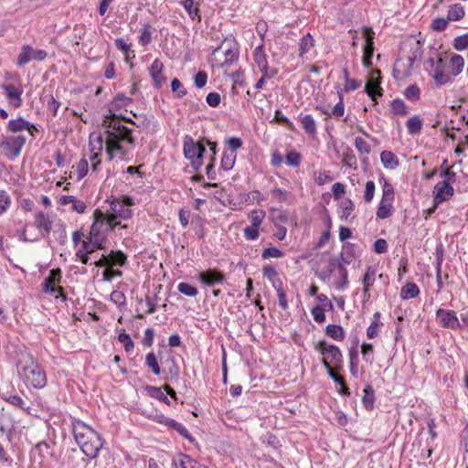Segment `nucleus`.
<instances>
[{"label":"nucleus","instance_id":"48","mask_svg":"<svg viewBox=\"0 0 468 468\" xmlns=\"http://www.w3.org/2000/svg\"><path fill=\"white\" fill-rule=\"evenodd\" d=\"M341 208L343 210V214L341 216L342 218L348 220L350 218H354V217L351 216L352 212L355 209V204L352 202L351 199L347 198L345 201L341 203Z\"/></svg>","mask_w":468,"mask_h":468},{"label":"nucleus","instance_id":"42","mask_svg":"<svg viewBox=\"0 0 468 468\" xmlns=\"http://www.w3.org/2000/svg\"><path fill=\"white\" fill-rule=\"evenodd\" d=\"M464 60L460 55H453L450 59L451 72L453 76L459 75L463 69Z\"/></svg>","mask_w":468,"mask_h":468},{"label":"nucleus","instance_id":"39","mask_svg":"<svg viewBox=\"0 0 468 468\" xmlns=\"http://www.w3.org/2000/svg\"><path fill=\"white\" fill-rule=\"evenodd\" d=\"M464 16V9L460 4L450 5L447 17L449 21H458Z\"/></svg>","mask_w":468,"mask_h":468},{"label":"nucleus","instance_id":"44","mask_svg":"<svg viewBox=\"0 0 468 468\" xmlns=\"http://www.w3.org/2000/svg\"><path fill=\"white\" fill-rule=\"evenodd\" d=\"M253 56L258 68H263L265 65H268L267 57L264 53V46L262 44L255 48Z\"/></svg>","mask_w":468,"mask_h":468},{"label":"nucleus","instance_id":"11","mask_svg":"<svg viewBox=\"0 0 468 468\" xmlns=\"http://www.w3.org/2000/svg\"><path fill=\"white\" fill-rule=\"evenodd\" d=\"M47 52L43 49H34L29 45H26L22 48V52L17 58L16 65L23 67L31 60L42 61L47 58Z\"/></svg>","mask_w":468,"mask_h":468},{"label":"nucleus","instance_id":"61","mask_svg":"<svg viewBox=\"0 0 468 468\" xmlns=\"http://www.w3.org/2000/svg\"><path fill=\"white\" fill-rule=\"evenodd\" d=\"M53 236L61 245H65L68 240L65 226L60 224L58 229L53 231Z\"/></svg>","mask_w":468,"mask_h":468},{"label":"nucleus","instance_id":"5","mask_svg":"<svg viewBox=\"0 0 468 468\" xmlns=\"http://www.w3.org/2000/svg\"><path fill=\"white\" fill-rule=\"evenodd\" d=\"M420 31L418 36H410L405 42V47L410 48V54L405 58V61L402 58L397 59L394 66V76L396 78L408 77L411 74V68L415 60L421 55V48L423 40L420 37Z\"/></svg>","mask_w":468,"mask_h":468},{"label":"nucleus","instance_id":"23","mask_svg":"<svg viewBox=\"0 0 468 468\" xmlns=\"http://www.w3.org/2000/svg\"><path fill=\"white\" fill-rule=\"evenodd\" d=\"M355 248V244L346 242L342 247L340 261H338V262H344L345 264L349 265L356 257Z\"/></svg>","mask_w":468,"mask_h":468},{"label":"nucleus","instance_id":"59","mask_svg":"<svg viewBox=\"0 0 468 468\" xmlns=\"http://www.w3.org/2000/svg\"><path fill=\"white\" fill-rule=\"evenodd\" d=\"M301 159V154L296 151H290L285 156L286 164L292 167L298 166L300 165Z\"/></svg>","mask_w":468,"mask_h":468},{"label":"nucleus","instance_id":"18","mask_svg":"<svg viewBox=\"0 0 468 468\" xmlns=\"http://www.w3.org/2000/svg\"><path fill=\"white\" fill-rule=\"evenodd\" d=\"M2 89L13 107L18 108L22 105L21 95L23 90L21 89L16 88L12 83L3 84Z\"/></svg>","mask_w":468,"mask_h":468},{"label":"nucleus","instance_id":"15","mask_svg":"<svg viewBox=\"0 0 468 468\" xmlns=\"http://www.w3.org/2000/svg\"><path fill=\"white\" fill-rule=\"evenodd\" d=\"M363 37L366 43L363 47V64L365 67L369 68L372 66V58L374 55V39L375 31H362Z\"/></svg>","mask_w":468,"mask_h":468},{"label":"nucleus","instance_id":"27","mask_svg":"<svg viewBox=\"0 0 468 468\" xmlns=\"http://www.w3.org/2000/svg\"><path fill=\"white\" fill-rule=\"evenodd\" d=\"M420 294V289L415 282H407L400 290V297L403 300L416 298Z\"/></svg>","mask_w":468,"mask_h":468},{"label":"nucleus","instance_id":"50","mask_svg":"<svg viewBox=\"0 0 468 468\" xmlns=\"http://www.w3.org/2000/svg\"><path fill=\"white\" fill-rule=\"evenodd\" d=\"M177 290L180 293L189 297H194L198 293L197 289L187 282H180L177 285Z\"/></svg>","mask_w":468,"mask_h":468},{"label":"nucleus","instance_id":"54","mask_svg":"<svg viewBox=\"0 0 468 468\" xmlns=\"http://www.w3.org/2000/svg\"><path fill=\"white\" fill-rule=\"evenodd\" d=\"M323 366L324 367V368L326 369L327 371V374L329 375V377L337 384H342V382L345 381V378L339 375H337L335 373V368L333 367V366L329 363V362H326L325 360L323 361Z\"/></svg>","mask_w":468,"mask_h":468},{"label":"nucleus","instance_id":"49","mask_svg":"<svg viewBox=\"0 0 468 468\" xmlns=\"http://www.w3.org/2000/svg\"><path fill=\"white\" fill-rule=\"evenodd\" d=\"M420 90L416 84L408 86L404 91V96L407 100L416 101L420 99Z\"/></svg>","mask_w":468,"mask_h":468},{"label":"nucleus","instance_id":"46","mask_svg":"<svg viewBox=\"0 0 468 468\" xmlns=\"http://www.w3.org/2000/svg\"><path fill=\"white\" fill-rule=\"evenodd\" d=\"M145 364L154 375H160L161 368L154 353L150 352L146 355Z\"/></svg>","mask_w":468,"mask_h":468},{"label":"nucleus","instance_id":"6","mask_svg":"<svg viewBox=\"0 0 468 468\" xmlns=\"http://www.w3.org/2000/svg\"><path fill=\"white\" fill-rule=\"evenodd\" d=\"M183 152L185 157L190 161L192 168L197 171L203 165L206 153L205 138L195 141L192 136L186 135L184 137Z\"/></svg>","mask_w":468,"mask_h":468},{"label":"nucleus","instance_id":"64","mask_svg":"<svg viewBox=\"0 0 468 468\" xmlns=\"http://www.w3.org/2000/svg\"><path fill=\"white\" fill-rule=\"evenodd\" d=\"M122 272L118 269H113V267H107L102 271L103 281L111 282L113 277H121Z\"/></svg>","mask_w":468,"mask_h":468},{"label":"nucleus","instance_id":"14","mask_svg":"<svg viewBox=\"0 0 468 468\" xmlns=\"http://www.w3.org/2000/svg\"><path fill=\"white\" fill-rule=\"evenodd\" d=\"M365 90L367 94L377 103V98L383 95V90L380 87V71L376 69L367 80Z\"/></svg>","mask_w":468,"mask_h":468},{"label":"nucleus","instance_id":"2","mask_svg":"<svg viewBox=\"0 0 468 468\" xmlns=\"http://www.w3.org/2000/svg\"><path fill=\"white\" fill-rule=\"evenodd\" d=\"M102 126L105 128V142H109L115 147L116 152L120 154L121 158L124 159L128 151L122 144L127 143L130 145L135 144V139L133 136V131L127 126L121 124L117 120V114L106 115L102 121Z\"/></svg>","mask_w":468,"mask_h":468},{"label":"nucleus","instance_id":"33","mask_svg":"<svg viewBox=\"0 0 468 468\" xmlns=\"http://www.w3.org/2000/svg\"><path fill=\"white\" fill-rule=\"evenodd\" d=\"M376 270L372 266H368L363 277V294H368L370 287L374 284Z\"/></svg>","mask_w":468,"mask_h":468},{"label":"nucleus","instance_id":"8","mask_svg":"<svg viewBox=\"0 0 468 468\" xmlns=\"http://www.w3.org/2000/svg\"><path fill=\"white\" fill-rule=\"evenodd\" d=\"M26 141L24 135L4 136L0 147L5 152V156L8 159L14 160L20 154Z\"/></svg>","mask_w":468,"mask_h":468},{"label":"nucleus","instance_id":"35","mask_svg":"<svg viewBox=\"0 0 468 468\" xmlns=\"http://www.w3.org/2000/svg\"><path fill=\"white\" fill-rule=\"evenodd\" d=\"M392 202L381 201L377 209V218L380 219H385L389 218L392 215L393 207Z\"/></svg>","mask_w":468,"mask_h":468},{"label":"nucleus","instance_id":"9","mask_svg":"<svg viewBox=\"0 0 468 468\" xmlns=\"http://www.w3.org/2000/svg\"><path fill=\"white\" fill-rule=\"evenodd\" d=\"M197 278L198 282L208 287L222 285L227 282L226 274L217 268H208L199 271Z\"/></svg>","mask_w":468,"mask_h":468},{"label":"nucleus","instance_id":"53","mask_svg":"<svg viewBox=\"0 0 468 468\" xmlns=\"http://www.w3.org/2000/svg\"><path fill=\"white\" fill-rule=\"evenodd\" d=\"M284 256V252L276 248V247H269L265 249L261 253V258L263 260L269 259V258H282Z\"/></svg>","mask_w":468,"mask_h":468},{"label":"nucleus","instance_id":"47","mask_svg":"<svg viewBox=\"0 0 468 468\" xmlns=\"http://www.w3.org/2000/svg\"><path fill=\"white\" fill-rule=\"evenodd\" d=\"M182 5L192 19L199 17L198 5L194 0H185Z\"/></svg>","mask_w":468,"mask_h":468},{"label":"nucleus","instance_id":"17","mask_svg":"<svg viewBox=\"0 0 468 468\" xmlns=\"http://www.w3.org/2000/svg\"><path fill=\"white\" fill-rule=\"evenodd\" d=\"M164 65L158 59H154L150 67V76L155 88L160 89L166 81L163 74Z\"/></svg>","mask_w":468,"mask_h":468},{"label":"nucleus","instance_id":"40","mask_svg":"<svg viewBox=\"0 0 468 468\" xmlns=\"http://www.w3.org/2000/svg\"><path fill=\"white\" fill-rule=\"evenodd\" d=\"M145 388H146L148 394L152 398H154V399L160 400L161 402L165 403L166 405H170V400L168 399L166 395H165V393L162 390L163 388H158V387H154V386H146Z\"/></svg>","mask_w":468,"mask_h":468},{"label":"nucleus","instance_id":"52","mask_svg":"<svg viewBox=\"0 0 468 468\" xmlns=\"http://www.w3.org/2000/svg\"><path fill=\"white\" fill-rule=\"evenodd\" d=\"M345 265L346 264L344 262H337L338 271L341 276V282L336 284V288L338 290H344L348 283L347 271H346Z\"/></svg>","mask_w":468,"mask_h":468},{"label":"nucleus","instance_id":"55","mask_svg":"<svg viewBox=\"0 0 468 468\" xmlns=\"http://www.w3.org/2000/svg\"><path fill=\"white\" fill-rule=\"evenodd\" d=\"M73 168H76L77 170V173H78V177H77V180H80L82 179L88 173V168H89V165H88V161L86 160V158H81L75 166H73Z\"/></svg>","mask_w":468,"mask_h":468},{"label":"nucleus","instance_id":"63","mask_svg":"<svg viewBox=\"0 0 468 468\" xmlns=\"http://www.w3.org/2000/svg\"><path fill=\"white\" fill-rule=\"evenodd\" d=\"M355 146L360 154H369L371 152L370 145L362 137L355 139Z\"/></svg>","mask_w":468,"mask_h":468},{"label":"nucleus","instance_id":"4","mask_svg":"<svg viewBox=\"0 0 468 468\" xmlns=\"http://www.w3.org/2000/svg\"><path fill=\"white\" fill-rule=\"evenodd\" d=\"M72 432L82 452L90 459L97 457L103 444L100 434L80 420L73 422Z\"/></svg>","mask_w":468,"mask_h":468},{"label":"nucleus","instance_id":"43","mask_svg":"<svg viewBox=\"0 0 468 468\" xmlns=\"http://www.w3.org/2000/svg\"><path fill=\"white\" fill-rule=\"evenodd\" d=\"M380 316L381 314L379 312H376L373 315L374 320L367 330V335L370 339L378 335V327L382 324V323L379 321Z\"/></svg>","mask_w":468,"mask_h":468},{"label":"nucleus","instance_id":"62","mask_svg":"<svg viewBox=\"0 0 468 468\" xmlns=\"http://www.w3.org/2000/svg\"><path fill=\"white\" fill-rule=\"evenodd\" d=\"M361 352L363 355V358L369 363L373 362V352L374 346L372 344L364 343L361 346Z\"/></svg>","mask_w":468,"mask_h":468},{"label":"nucleus","instance_id":"1","mask_svg":"<svg viewBox=\"0 0 468 468\" xmlns=\"http://www.w3.org/2000/svg\"><path fill=\"white\" fill-rule=\"evenodd\" d=\"M6 353L9 359L16 365L18 376L26 384L35 388H42L46 386V373L27 346L10 344L6 346Z\"/></svg>","mask_w":468,"mask_h":468},{"label":"nucleus","instance_id":"30","mask_svg":"<svg viewBox=\"0 0 468 468\" xmlns=\"http://www.w3.org/2000/svg\"><path fill=\"white\" fill-rule=\"evenodd\" d=\"M314 39L310 33H307L300 39L299 43V56L303 57V55L309 52L314 47Z\"/></svg>","mask_w":468,"mask_h":468},{"label":"nucleus","instance_id":"31","mask_svg":"<svg viewBox=\"0 0 468 468\" xmlns=\"http://www.w3.org/2000/svg\"><path fill=\"white\" fill-rule=\"evenodd\" d=\"M325 334L335 341H342L345 338L343 327L337 324H328L325 328Z\"/></svg>","mask_w":468,"mask_h":468},{"label":"nucleus","instance_id":"24","mask_svg":"<svg viewBox=\"0 0 468 468\" xmlns=\"http://www.w3.org/2000/svg\"><path fill=\"white\" fill-rule=\"evenodd\" d=\"M51 224L52 222L44 212L38 211L36 213L34 225L38 229H43L47 234H48L51 230Z\"/></svg>","mask_w":468,"mask_h":468},{"label":"nucleus","instance_id":"25","mask_svg":"<svg viewBox=\"0 0 468 468\" xmlns=\"http://www.w3.org/2000/svg\"><path fill=\"white\" fill-rule=\"evenodd\" d=\"M132 101L131 98L125 96L123 93H118L110 104L111 114L126 107Z\"/></svg>","mask_w":468,"mask_h":468},{"label":"nucleus","instance_id":"21","mask_svg":"<svg viewBox=\"0 0 468 468\" xmlns=\"http://www.w3.org/2000/svg\"><path fill=\"white\" fill-rule=\"evenodd\" d=\"M433 79L438 86H442L446 83L452 82L451 76L444 72V61L441 58H440L436 63Z\"/></svg>","mask_w":468,"mask_h":468},{"label":"nucleus","instance_id":"29","mask_svg":"<svg viewBox=\"0 0 468 468\" xmlns=\"http://www.w3.org/2000/svg\"><path fill=\"white\" fill-rule=\"evenodd\" d=\"M300 122L306 133L312 137L316 135V123L312 115L307 114L300 117Z\"/></svg>","mask_w":468,"mask_h":468},{"label":"nucleus","instance_id":"7","mask_svg":"<svg viewBox=\"0 0 468 468\" xmlns=\"http://www.w3.org/2000/svg\"><path fill=\"white\" fill-rule=\"evenodd\" d=\"M314 349L324 356L322 362L324 360L329 362L336 370L342 368L343 355L338 346L321 340L315 344Z\"/></svg>","mask_w":468,"mask_h":468},{"label":"nucleus","instance_id":"56","mask_svg":"<svg viewBox=\"0 0 468 468\" xmlns=\"http://www.w3.org/2000/svg\"><path fill=\"white\" fill-rule=\"evenodd\" d=\"M324 312L325 308L322 305H315L314 307L312 308L311 311L314 320L318 324H322L325 321Z\"/></svg>","mask_w":468,"mask_h":468},{"label":"nucleus","instance_id":"36","mask_svg":"<svg viewBox=\"0 0 468 468\" xmlns=\"http://www.w3.org/2000/svg\"><path fill=\"white\" fill-rule=\"evenodd\" d=\"M342 164L344 166L356 169V157L353 153V150L346 146L343 153Z\"/></svg>","mask_w":468,"mask_h":468},{"label":"nucleus","instance_id":"3","mask_svg":"<svg viewBox=\"0 0 468 468\" xmlns=\"http://www.w3.org/2000/svg\"><path fill=\"white\" fill-rule=\"evenodd\" d=\"M94 220L90 227V236L88 240H83L81 247L76 251V257L82 264H88L90 261V254H92L97 250L104 249L106 239L101 235V227L103 226L105 214L96 209L93 214Z\"/></svg>","mask_w":468,"mask_h":468},{"label":"nucleus","instance_id":"58","mask_svg":"<svg viewBox=\"0 0 468 468\" xmlns=\"http://www.w3.org/2000/svg\"><path fill=\"white\" fill-rule=\"evenodd\" d=\"M118 340L123 345L126 352H130L133 349V341L132 340L131 336L124 331L119 334Z\"/></svg>","mask_w":468,"mask_h":468},{"label":"nucleus","instance_id":"38","mask_svg":"<svg viewBox=\"0 0 468 468\" xmlns=\"http://www.w3.org/2000/svg\"><path fill=\"white\" fill-rule=\"evenodd\" d=\"M29 127V122L25 120L22 117H19L17 119L10 120L8 122V130L12 133H17L23 130H26V128Z\"/></svg>","mask_w":468,"mask_h":468},{"label":"nucleus","instance_id":"19","mask_svg":"<svg viewBox=\"0 0 468 468\" xmlns=\"http://www.w3.org/2000/svg\"><path fill=\"white\" fill-rule=\"evenodd\" d=\"M173 468H207L197 461L192 459L189 455L180 453L177 458L172 461Z\"/></svg>","mask_w":468,"mask_h":468},{"label":"nucleus","instance_id":"12","mask_svg":"<svg viewBox=\"0 0 468 468\" xmlns=\"http://www.w3.org/2000/svg\"><path fill=\"white\" fill-rule=\"evenodd\" d=\"M218 48H225L224 52L226 58L223 62V66H229L238 59L239 47L234 38H229V37H225L220 47L217 48L215 51H217Z\"/></svg>","mask_w":468,"mask_h":468},{"label":"nucleus","instance_id":"51","mask_svg":"<svg viewBox=\"0 0 468 468\" xmlns=\"http://www.w3.org/2000/svg\"><path fill=\"white\" fill-rule=\"evenodd\" d=\"M271 122H277L281 125L286 126L288 129L292 131L294 129L293 123L282 113L281 110L275 111V115Z\"/></svg>","mask_w":468,"mask_h":468},{"label":"nucleus","instance_id":"34","mask_svg":"<svg viewBox=\"0 0 468 468\" xmlns=\"http://www.w3.org/2000/svg\"><path fill=\"white\" fill-rule=\"evenodd\" d=\"M236 158H237L236 153L224 151L222 158H221L220 168L225 171H229V170L232 169V167L234 166Z\"/></svg>","mask_w":468,"mask_h":468},{"label":"nucleus","instance_id":"22","mask_svg":"<svg viewBox=\"0 0 468 468\" xmlns=\"http://www.w3.org/2000/svg\"><path fill=\"white\" fill-rule=\"evenodd\" d=\"M107 256L109 267H122L126 264L127 255L120 250H112Z\"/></svg>","mask_w":468,"mask_h":468},{"label":"nucleus","instance_id":"37","mask_svg":"<svg viewBox=\"0 0 468 468\" xmlns=\"http://www.w3.org/2000/svg\"><path fill=\"white\" fill-rule=\"evenodd\" d=\"M168 428L176 431L182 437H184L188 441L192 442L194 441L193 436L189 433L187 429L181 423L176 420L171 419Z\"/></svg>","mask_w":468,"mask_h":468},{"label":"nucleus","instance_id":"10","mask_svg":"<svg viewBox=\"0 0 468 468\" xmlns=\"http://www.w3.org/2000/svg\"><path fill=\"white\" fill-rule=\"evenodd\" d=\"M62 281V271L59 268H55L49 271L48 275L44 279L41 283L42 292L47 294H54L57 291H61L59 285Z\"/></svg>","mask_w":468,"mask_h":468},{"label":"nucleus","instance_id":"41","mask_svg":"<svg viewBox=\"0 0 468 468\" xmlns=\"http://www.w3.org/2000/svg\"><path fill=\"white\" fill-rule=\"evenodd\" d=\"M406 125L410 134H418L422 129V121L419 116H412L407 121Z\"/></svg>","mask_w":468,"mask_h":468},{"label":"nucleus","instance_id":"16","mask_svg":"<svg viewBox=\"0 0 468 468\" xmlns=\"http://www.w3.org/2000/svg\"><path fill=\"white\" fill-rule=\"evenodd\" d=\"M454 195V189L452 186L444 183L443 181L438 182L435 186V196L434 202L436 204H441L449 200Z\"/></svg>","mask_w":468,"mask_h":468},{"label":"nucleus","instance_id":"57","mask_svg":"<svg viewBox=\"0 0 468 468\" xmlns=\"http://www.w3.org/2000/svg\"><path fill=\"white\" fill-rule=\"evenodd\" d=\"M264 217L265 212L263 210L251 211V213L250 214L251 226L259 228L261 225Z\"/></svg>","mask_w":468,"mask_h":468},{"label":"nucleus","instance_id":"32","mask_svg":"<svg viewBox=\"0 0 468 468\" xmlns=\"http://www.w3.org/2000/svg\"><path fill=\"white\" fill-rule=\"evenodd\" d=\"M379 180L383 182L381 201L393 202L395 197L393 186L383 176Z\"/></svg>","mask_w":468,"mask_h":468},{"label":"nucleus","instance_id":"13","mask_svg":"<svg viewBox=\"0 0 468 468\" xmlns=\"http://www.w3.org/2000/svg\"><path fill=\"white\" fill-rule=\"evenodd\" d=\"M436 318L440 324L444 328H461V324L458 320L456 313L452 310H444L440 308L436 312Z\"/></svg>","mask_w":468,"mask_h":468},{"label":"nucleus","instance_id":"28","mask_svg":"<svg viewBox=\"0 0 468 468\" xmlns=\"http://www.w3.org/2000/svg\"><path fill=\"white\" fill-rule=\"evenodd\" d=\"M364 396L362 398V402L365 409L368 411L374 409V401H375V391L371 385L367 384L363 389Z\"/></svg>","mask_w":468,"mask_h":468},{"label":"nucleus","instance_id":"20","mask_svg":"<svg viewBox=\"0 0 468 468\" xmlns=\"http://www.w3.org/2000/svg\"><path fill=\"white\" fill-rule=\"evenodd\" d=\"M111 210L112 211V215H114L115 218H121V219H129L133 216V211L129 207H126L123 206V204H121L120 199L114 198L111 201Z\"/></svg>","mask_w":468,"mask_h":468},{"label":"nucleus","instance_id":"45","mask_svg":"<svg viewBox=\"0 0 468 468\" xmlns=\"http://www.w3.org/2000/svg\"><path fill=\"white\" fill-rule=\"evenodd\" d=\"M391 111L397 115H406L409 112L408 107L401 99H395L391 101Z\"/></svg>","mask_w":468,"mask_h":468},{"label":"nucleus","instance_id":"60","mask_svg":"<svg viewBox=\"0 0 468 468\" xmlns=\"http://www.w3.org/2000/svg\"><path fill=\"white\" fill-rule=\"evenodd\" d=\"M171 89L173 92L176 93L177 98H183L186 94V90L183 87L181 81L176 78L172 80Z\"/></svg>","mask_w":468,"mask_h":468},{"label":"nucleus","instance_id":"26","mask_svg":"<svg viewBox=\"0 0 468 468\" xmlns=\"http://www.w3.org/2000/svg\"><path fill=\"white\" fill-rule=\"evenodd\" d=\"M380 160L384 167L388 169H395L399 166V158L390 151H383L380 154Z\"/></svg>","mask_w":468,"mask_h":468}]
</instances>
